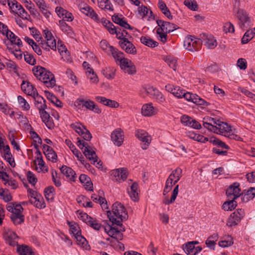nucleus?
Returning <instances> with one entry per match:
<instances>
[{
    "label": "nucleus",
    "mask_w": 255,
    "mask_h": 255,
    "mask_svg": "<svg viewBox=\"0 0 255 255\" xmlns=\"http://www.w3.org/2000/svg\"><path fill=\"white\" fill-rule=\"evenodd\" d=\"M108 216L113 225H122L123 221L128 218V213L125 207L118 202L113 204L112 211L108 212Z\"/></svg>",
    "instance_id": "1"
},
{
    "label": "nucleus",
    "mask_w": 255,
    "mask_h": 255,
    "mask_svg": "<svg viewBox=\"0 0 255 255\" xmlns=\"http://www.w3.org/2000/svg\"><path fill=\"white\" fill-rule=\"evenodd\" d=\"M202 122L205 128L217 134L223 135V129L221 128V126L223 122L207 116L203 118Z\"/></svg>",
    "instance_id": "2"
},
{
    "label": "nucleus",
    "mask_w": 255,
    "mask_h": 255,
    "mask_svg": "<svg viewBox=\"0 0 255 255\" xmlns=\"http://www.w3.org/2000/svg\"><path fill=\"white\" fill-rule=\"evenodd\" d=\"M77 145L81 149L85 156L88 158L94 164L97 161L98 156L92 147L89 145L88 143L84 140L77 138Z\"/></svg>",
    "instance_id": "3"
},
{
    "label": "nucleus",
    "mask_w": 255,
    "mask_h": 255,
    "mask_svg": "<svg viewBox=\"0 0 255 255\" xmlns=\"http://www.w3.org/2000/svg\"><path fill=\"white\" fill-rule=\"evenodd\" d=\"M201 46V40L191 35L186 37L184 41V47L192 52L199 50Z\"/></svg>",
    "instance_id": "4"
},
{
    "label": "nucleus",
    "mask_w": 255,
    "mask_h": 255,
    "mask_svg": "<svg viewBox=\"0 0 255 255\" xmlns=\"http://www.w3.org/2000/svg\"><path fill=\"white\" fill-rule=\"evenodd\" d=\"M135 136L141 142V147L142 149H146L150 144L151 137L148 133L143 129H136Z\"/></svg>",
    "instance_id": "5"
},
{
    "label": "nucleus",
    "mask_w": 255,
    "mask_h": 255,
    "mask_svg": "<svg viewBox=\"0 0 255 255\" xmlns=\"http://www.w3.org/2000/svg\"><path fill=\"white\" fill-rule=\"evenodd\" d=\"M77 133H78L85 140L89 141L92 137V134L86 127L81 123H75L70 125Z\"/></svg>",
    "instance_id": "6"
},
{
    "label": "nucleus",
    "mask_w": 255,
    "mask_h": 255,
    "mask_svg": "<svg viewBox=\"0 0 255 255\" xmlns=\"http://www.w3.org/2000/svg\"><path fill=\"white\" fill-rule=\"evenodd\" d=\"M75 103L77 105V106H82V108L85 107L87 110L92 111L95 113L100 114L101 113V110L92 100H86L82 98H79L76 100Z\"/></svg>",
    "instance_id": "7"
},
{
    "label": "nucleus",
    "mask_w": 255,
    "mask_h": 255,
    "mask_svg": "<svg viewBox=\"0 0 255 255\" xmlns=\"http://www.w3.org/2000/svg\"><path fill=\"white\" fill-rule=\"evenodd\" d=\"M41 77H39V81H41L48 88H53L56 85V80L54 75L49 71L45 68L42 72Z\"/></svg>",
    "instance_id": "8"
},
{
    "label": "nucleus",
    "mask_w": 255,
    "mask_h": 255,
    "mask_svg": "<svg viewBox=\"0 0 255 255\" xmlns=\"http://www.w3.org/2000/svg\"><path fill=\"white\" fill-rule=\"evenodd\" d=\"M241 190L240 188V183L235 182L226 189V194L227 197L230 199H236L241 196Z\"/></svg>",
    "instance_id": "9"
},
{
    "label": "nucleus",
    "mask_w": 255,
    "mask_h": 255,
    "mask_svg": "<svg viewBox=\"0 0 255 255\" xmlns=\"http://www.w3.org/2000/svg\"><path fill=\"white\" fill-rule=\"evenodd\" d=\"M237 130L231 125L224 122V136L231 139L243 141V138L236 134Z\"/></svg>",
    "instance_id": "10"
},
{
    "label": "nucleus",
    "mask_w": 255,
    "mask_h": 255,
    "mask_svg": "<svg viewBox=\"0 0 255 255\" xmlns=\"http://www.w3.org/2000/svg\"><path fill=\"white\" fill-rule=\"evenodd\" d=\"M111 138L115 145L120 146L122 145L124 140L123 130L120 128L115 129L112 132Z\"/></svg>",
    "instance_id": "11"
},
{
    "label": "nucleus",
    "mask_w": 255,
    "mask_h": 255,
    "mask_svg": "<svg viewBox=\"0 0 255 255\" xmlns=\"http://www.w3.org/2000/svg\"><path fill=\"white\" fill-rule=\"evenodd\" d=\"M113 223L111 225L108 224V229L106 227L104 228L105 231L111 238L114 239L122 240L123 235L119 231V228L114 227Z\"/></svg>",
    "instance_id": "12"
},
{
    "label": "nucleus",
    "mask_w": 255,
    "mask_h": 255,
    "mask_svg": "<svg viewBox=\"0 0 255 255\" xmlns=\"http://www.w3.org/2000/svg\"><path fill=\"white\" fill-rule=\"evenodd\" d=\"M111 176L113 181L120 182L125 180L127 178L126 171L123 168L112 170Z\"/></svg>",
    "instance_id": "13"
},
{
    "label": "nucleus",
    "mask_w": 255,
    "mask_h": 255,
    "mask_svg": "<svg viewBox=\"0 0 255 255\" xmlns=\"http://www.w3.org/2000/svg\"><path fill=\"white\" fill-rule=\"evenodd\" d=\"M119 44L121 48L127 53L134 55L136 53V49L134 45L128 40L120 41Z\"/></svg>",
    "instance_id": "14"
},
{
    "label": "nucleus",
    "mask_w": 255,
    "mask_h": 255,
    "mask_svg": "<svg viewBox=\"0 0 255 255\" xmlns=\"http://www.w3.org/2000/svg\"><path fill=\"white\" fill-rule=\"evenodd\" d=\"M55 12L60 18H63V20L67 21H72L74 19V16L72 13L64 9L61 6H57L55 8Z\"/></svg>",
    "instance_id": "15"
},
{
    "label": "nucleus",
    "mask_w": 255,
    "mask_h": 255,
    "mask_svg": "<svg viewBox=\"0 0 255 255\" xmlns=\"http://www.w3.org/2000/svg\"><path fill=\"white\" fill-rule=\"evenodd\" d=\"M158 110L152 106V103L144 104L141 108V114L145 117H151L155 115Z\"/></svg>",
    "instance_id": "16"
},
{
    "label": "nucleus",
    "mask_w": 255,
    "mask_h": 255,
    "mask_svg": "<svg viewBox=\"0 0 255 255\" xmlns=\"http://www.w3.org/2000/svg\"><path fill=\"white\" fill-rule=\"evenodd\" d=\"M201 38L203 39L201 40V44L203 43L208 48L213 49L217 46L216 40L213 35L204 33Z\"/></svg>",
    "instance_id": "17"
},
{
    "label": "nucleus",
    "mask_w": 255,
    "mask_h": 255,
    "mask_svg": "<svg viewBox=\"0 0 255 255\" xmlns=\"http://www.w3.org/2000/svg\"><path fill=\"white\" fill-rule=\"evenodd\" d=\"M21 89L27 95L32 96L33 98L38 95L36 89L29 82L23 81L21 84Z\"/></svg>",
    "instance_id": "18"
},
{
    "label": "nucleus",
    "mask_w": 255,
    "mask_h": 255,
    "mask_svg": "<svg viewBox=\"0 0 255 255\" xmlns=\"http://www.w3.org/2000/svg\"><path fill=\"white\" fill-rule=\"evenodd\" d=\"M4 237L6 243L9 245L13 247L15 246H18V242L17 240L18 237L15 232L11 231H8L5 233Z\"/></svg>",
    "instance_id": "19"
},
{
    "label": "nucleus",
    "mask_w": 255,
    "mask_h": 255,
    "mask_svg": "<svg viewBox=\"0 0 255 255\" xmlns=\"http://www.w3.org/2000/svg\"><path fill=\"white\" fill-rule=\"evenodd\" d=\"M182 170L180 168H177L169 175L167 179L166 182H168L175 185V184L180 180L182 177Z\"/></svg>",
    "instance_id": "20"
},
{
    "label": "nucleus",
    "mask_w": 255,
    "mask_h": 255,
    "mask_svg": "<svg viewBox=\"0 0 255 255\" xmlns=\"http://www.w3.org/2000/svg\"><path fill=\"white\" fill-rule=\"evenodd\" d=\"M241 196L243 202H248L255 197V188L251 187L248 190H244Z\"/></svg>",
    "instance_id": "21"
},
{
    "label": "nucleus",
    "mask_w": 255,
    "mask_h": 255,
    "mask_svg": "<svg viewBox=\"0 0 255 255\" xmlns=\"http://www.w3.org/2000/svg\"><path fill=\"white\" fill-rule=\"evenodd\" d=\"M138 184L134 182L130 186V190H128V192L131 199L134 202L138 201Z\"/></svg>",
    "instance_id": "22"
},
{
    "label": "nucleus",
    "mask_w": 255,
    "mask_h": 255,
    "mask_svg": "<svg viewBox=\"0 0 255 255\" xmlns=\"http://www.w3.org/2000/svg\"><path fill=\"white\" fill-rule=\"evenodd\" d=\"M165 89L168 92L171 93L175 97L178 98H182V95L184 90L178 86H174L171 84H167L165 86Z\"/></svg>",
    "instance_id": "23"
},
{
    "label": "nucleus",
    "mask_w": 255,
    "mask_h": 255,
    "mask_svg": "<svg viewBox=\"0 0 255 255\" xmlns=\"http://www.w3.org/2000/svg\"><path fill=\"white\" fill-rule=\"evenodd\" d=\"M237 17L240 21V27L243 29H244L245 27L247 28L245 24L249 21L250 18L246 12L243 10H239L237 13Z\"/></svg>",
    "instance_id": "24"
},
{
    "label": "nucleus",
    "mask_w": 255,
    "mask_h": 255,
    "mask_svg": "<svg viewBox=\"0 0 255 255\" xmlns=\"http://www.w3.org/2000/svg\"><path fill=\"white\" fill-rule=\"evenodd\" d=\"M156 23L158 26L161 27L167 33L172 32L176 29L175 25L169 22L164 21L161 19H157L156 20Z\"/></svg>",
    "instance_id": "25"
},
{
    "label": "nucleus",
    "mask_w": 255,
    "mask_h": 255,
    "mask_svg": "<svg viewBox=\"0 0 255 255\" xmlns=\"http://www.w3.org/2000/svg\"><path fill=\"white\" fill-rule=\"evenodd\" d=\"M112 20L116 24L121 26V28L132 29V27L128 23L125 18H121L118 14H115L112 16Z\"/></svg>",
    "instance_id": "26"
},
{
    "label": "nucleus",
    "mask_w": 255,
    "mask_h": 255,
    "mask_svg": "<svg viewBox=\"0 0 255 255\" xmlns=\"http://www.w3.org/2000/svg\"><path fill=\"white\" fill-rule=\"evenodd\" d=\"M60 169L61 172L67 177L72 181L75 180L76 177V174L71 168L66 165H63Z\"/></svg>",
    "instance_id": "27"
},
{
    "label": "nucleus",
    "mask_w": 255,
    "mask_h": 255,
    "mask_svg": "<svg viewBox=\"0 0 255 255\" xmlns=\"http://www.w3.org/2000/svg\"><path fill=\"white\" fill-rule=\"evenodd\" d=\"M158 7L162 13L169 19L171 20L173 19V16L172 15L169 8L167 7L166 3L163 1L159 0L158 2Z\"/></svg>",
    "instance_id": "28"
},
{
    "label": "nucleus",
    "mask_w": 255,
    "mask_h": 255,
    "mask_svg": "<svg viewBox=\"0 0 255 255\" xmlns=\"http://www.w3.org/2000/svg\"><path fill=\"white\" fill-rule=\"evenodd\" d=\"M17 252L19 255H35L32 248L29 246L24 245H18L17 247Z\"/></svg>",
    "instance_id": "29"
},
{
    "label": "nucleus",
    "mask_w": 255,
    "mask_h": 255,
    "mask_svg": "<svg viewBox=\"0 0 255 255\" xmlns=\"http://www.w3.org/2000/svg\"><path fill=\"white\" fill-rule=\"evenodd\" d=\"M35 106L38 109L39 112L47 109V105L45 104L46 101L40 95H38L34 98Z\"/></svg>",
    "instance_id": "30"
},
{
    "label": "nucleus",
    "mask_w": 255,
    "mask_h": 255,
    "mask_svg": "<svg viewBox=\"0 0 255 255\" xmlns=\"http://www.w3.org/2000/svg\"><path fill=\"white\" fill-rule=\"evenodd\" d=\"M111 53L117 64L125 58L124 53L114 47H111Z\"/></svg>",
    "instance_id": "31"
},
{
    "label": "nucleus",
    "mask_w": 255,
    "mask_h": 255,
    "mask_svg": "<svg viewBox=\"0 0 255 255\" xmlns=\"http://www.w3.org/2000/svg\"><path fill=\"white\" fill-rule=\"evenodd\" d=\"M99 7L105 10L114 11L113 6L109 0H98Z\"/></svg>",
    "instance_id": "32"
},
{
    "label": "nucleus",
    "mask_w": 255,
    "mask_h": 255,
    "mask_svg": "<svg viewBox=\"0 0 255 255\" xmlns=\"http://www.w3.org/2000/svg\"><path fill=\"white\" fill-rule=\"evenodd\" d=\"M140 41L145 45L151 48L157 47L158 45L157 41L153 40L148 36H141Z\"/></svg>",
    "instance_id": "33"
},
{
    "label": "nucleus",
    "mask_w": 255,
    "mask_h": 255,
    "mask_svg": "<svg viewBox=\"0 0 255 255\" xmlns=\"http://www.w3.org/2000/svg\"><path fill=\"white\" fill-rule=\"evenodd\" d=\"M138 12L142 15V17L146 16H148L149 18H154V16L153 14V12L151 10L148 9V8L144 5H141L138 6Z\"/></svg>",
    "instance_id": "34"
},
{
    "label": "nucleus",
    "mask_w": 255,
    "mask_h": 255,
    "mask_svg": "<svg viewBox=\"0 0 255 255\" xmlns=\"http://www.w3.org/2000/svg\"><path fill=\"white\" fill-rule=\"evenodd\" d=\"M91 199L95 202L99 203L103 209H108L107 202L105 198L97 195L96 194H93L91 196Z\"/></svg>",
    "instance_id": "35"
},
{
    "label": "nucleus",
    "mask_w": 255,
    "mask_h": 255,
    "mask_svg": "<svg viewBox=\"0 0 255 255\" xmlns=\"http://www.w3.org/2000/svg\"><path fill=\"white\" fill-rule=\"evenodd\" d=\"M59 25L61 30L64 33H66L70 36H72L73 35V31L72 28L69 26L65 21L63 20H60L59 21Z\"/></svg>",
    "instance_id": "36"
},
{
    "label": "nucleus",
    "mask_w": 255,
    "mask_h": 255,
    "mask_svg": "<svg viewBox=\"0 0 255 255\" xmlns=\"http://www.w3.org/2000/svg\"><path fill=\"white\" fill-rule=\"evenodd\" d=\"M7 4L12 13H16L21 7V5L16 0H7Z\"/></svg>",
    "instance_id": "37"
},
{
    "label": "nucleus",
    "mask_w": 255,
    "mask_h": 255,
    "mask_svg": "<svg viewBox=\"0 0 255 255\" xmlns=\"http://www.w3.org/2000/svg\"><path fill=\"white\" fill-rule=\"evenodd\" d=\"M116 69L114 67H106L102 70L103 75L108 79H113L115 76Z\"/></svg>",
    "instance_id": "38"
},
{
    "label": "nucleus",
    "mask_w": 255,
    "mask_h": 255,
    "mask_svg": "<svg viewBox=\"0 0 255 255\" xmlns=\"http://www.w3.org/2000/svg\"><path fill=\"white\" fill-rule=\"evenodd\" d=\"M67 224L69 225L70 228V231L71 233L73 234L74 237H76L77 235L81 234L80 228L77 223L75 222H71L68 221Z\"/></svg>",
    "instance_id": "39"
},
{
    "label": "nucleus",
    "mask_w": 255,
    "mask_h": 255,
    "mask_svg": "<svg viewBox=\"0 0 255 255\" xmlns=\"http://www.w3.org/2000/svg\"><path fill=\"white\" fill-rule=\"evenodd\" d=\"M87 224L96 231H99L102 227L99 220L92 217L88 221Z\"/></svg>",
    "instance_id": "40"
},
{
    "label": "nucleus",
    "mask_w": 255,
    "mask_h": 255,
    "mask_svg": "<svg viewBox=\"0 0 255 255\" xmlns=\"http://www.w3.org/2000/svg\"><path fill=\"white\" fill-rule=\"evenodd\" d=\"M152 90H157L156 88L150 85H145L142 87L141 92L144 96H149L150 98L153 96L154 92Z\"/></svg>",
    "instance_id": "41"
},
{
    "label": "nucleus",
    "mask_w": 255,
    "mask_h": 255,
    "mask_svg": "<svg viewBox=\"0 0 255 255\" xmlns=\"http://www.w3.org/2000/svg\"><path fill=\"white\" fill-rule=\"evenodd\" d=\"M30 203L34 205L36 208L43 209L45 207V203L41 195L39 198L35 199H30Z\"/></svg>",
    "instance_id": "42"
},
{
    "label": "nucleus",
    "mask_w": 255,
    "mask_h": 255,
    "mask_svg": "<svg viewBox=\"0 0 255 255\" xmlns=\"http://www.w3.org/2000/svg\"><path fill=\"white\" fill-rule=\"evenodd\" d=\"M76 239L78 245L81 246L83 248L86 250H90V246L88 245V242L86 239L82 236L81 234L75 237Z\"/></svg>",
    "instance_id": "43"
},
{
    "label": "nucleus",
    "mask_w": 255,
    "mask_h": 255,
    "mask_svg": "<svg viewBox=\"0 0 255 255\" xmlns=\"http://www.w3.org/2000/svg\"><path fill=\"white\" fill-rule=\"evenodd\" d=\"M47 99L51 102L53 104L58 107H62L63 106L62 103L54 95L50 92H46Z\"/></svg>",
    "instance_id": "44"
},
{
    "label": "nucleus",
    "mask_w": 255,
    "mask_h": 255,
    "mask_svg": "<svg viewBox=\"0 0 255 255\" xmlns=\"http://www.w3.org/2000/svg\"><path fill=\"white\" fill-rule=\"evenodd\" d=\"M255 35V33L254 32L253 30H248L244 34L243 37L242 39V44H246L249 42Z\"/></svg>",
    "instance_id": "45"
},
{
    "label": "nucleus",
    "mask_w": 255,
    "mask_h": 255,
    "mask_svg": "<svg viewBox=\"0 0 255 255\" xmlns=\"http://www.w3.org/2000/svg\"><path fill=\"white\" fill-rule=\"evenodd\" d=\"M184 4L190 10L196 11L198 9V5L195 0H185Z\"/></svg>",
    "instance_id": "46"
},
{
    "label": "nucleus",
    "mask_w": 255,
    "mask_h": 255,
    "mask_svg": "<svg viewBox=\"0 0 255 255\" xmlns=\"http://www.w3.org/2000/svg\"><path fill=\"white\" fill-rule=\"evenodd\" d=\"M125 29L124 28H120L119 32L117 33V38L120 39V41L128 40V37L129 35Z\"/></svg>",
    "instance_id": "47"
},
{
    "label": "nucleus",
    "mask_w": 255,
    "mask_h": 255,
    "mask_svg": "<svg viewBox=\"0 0 255 255\" xmlns=\"http://www.w3.org/2000/svg\"><path fill=\"white\" fill-rule=\"evenodd\" d=\"M237 202L235 199H231L228 201L224 202V210L232 211L237 206Z\"/></svg>",
    "instance_id": "48"
},
{
    "label": "nucleus",
    "mask_w": 255,
    "mask_h": 255,
    "mask_svg": "<svg viewBox=\"0 0 255 255\" xmlns=\"http://www.w3.org/2000/svg\"><path fill=\"white\" fill-rule=\"evenodd\" d=\"M10 218L15 225L20 224L24 221V216L22 214H11Z\"/></svg>",
    "instance_id": "49"
},
{
    "label": "nucleus",
    "mask_w": 255,
    "mask_h": 255,
    "mask_svg": "<svg viewBox=\"0 0 255 255\" xmlns=\"http://www.w3.org/2000/svg\"><path fill=\"white\" fill-rule=\"evenodd\" d=\"M156 33L158 35V39L162 42L164 43L167 40V33L161 27H159L156 29Z\"/></svg>",
    "instance_id": "50"
},
{
    "label": "nucleus",
    "mask_w": 255,
    "mask_h": 255,
    "mask_svg": "<svg viewBox=\"0 0 255 255\" xmlns=\"http://www.w3.org/2000/svg\"><path fill=\"white\" fill-rule=\"evenodd\" d=\"M183 249L187 255H193L195 247L187 242L183 245Z\"/></svg>",
    "instance_id": "51"
},
{
    "label": "nucleus",
    "mask_w": 255,
    "mask_h": 255,
    "mask_svg": "<svg viewBox=\"0 0 255 255\" xmlns=\"http://www.w3.org/2000/svg\"><path fill=\"white\" fill-rule=\"evenodd\" d=\"M54 188L53 186H48L44 190L45 197L48 200L53 199L54 197Z\"/></svg>",
    "instance_id": "52"
},
{
    "label": "nucleus",
    "mask_w": 255,
    "mask_h": 255,
    "mask_svg": "<svg viewBox=\"0 0 255 255\" xmlns=\"http://www.w3.org/2000/svg\"><path fill=\"white\" fill-rule=\"evenodd\" d=\"M154 92L153 96L151 98L155 99L157 102L162 103L165 101V98L158 90H152Z\"/></svg>",
    "instance_id": "53"
},
{
    "label": "nucleus",
    "mask_w": 255,
    "mask_h": 255,
    "mask_svg": "<svg viewBox=\"0 0 255 255\" xmlns=\"http://www.w3.org/2000/svg\"><path fill=\"white\" fill-rule=\"evenodd\" d=\"M45 68L41 66L34 67L32 69V71L34 76L39 80V77H41L42 72L44 71Z\"/></svg>",
    "instance_id": "54"
},
{
    "label": "nucleus",
    "mask_w": 255,
    "mask_h": 255,
    "mask_svg": "<svg viewBox=\"0 0 255 255\" xmlns=\"http://www.w3.org/2000/svg\"><path fill=\"white\" fill-rule=\"evenodd\" d=\"M24 58L26 62L30 65H34L36 63V60L34 58L33 56L27 52L24 53Z\"/></svg>",
    "instance_id": "55"
},
{
    "label": "nucleus",
    "mask_w": 255,
    "mask_h": 255,
    "mask_svg": "<svg viewBox=\"0 0 255 255\" xmlns=\"http://www.w3.org/2000/svg\"><path fill=\"white\" fill-rule=\"evenodd\" d=\"M165 61L170 67L173 69L174 71L176 70L177 67V60L173 57H167Z\"/></svg>",
    "instance_id": "56"
},
{
    "label": "nucleus",
    "mask_w": 255,
    "mask_h": 255,
    "mask_svg": "<svg viewBox=\"0 0 255 255\" xmlns=\"http://www.w3.org/2000/svg\"><path fill=\"white\" fill-rule=\"evenodd\" d=\"M18 103L21 105L22 108L26 111H28L30 109V106L26 101L21 96L17 97Z\"/></svg>",
    "instance_id": "57"
},
{
    "label": "nucleus",
    "mask_w": 255,
    "mask_h": 255,
    "mask_svg": "<svg viewBox=\"0 0 255 255\" xmlns=\"http://www.w3.org/2000/svg\"><path fill=\"white\" fill-rule=\"evenodd\" d=\"M16 14H17L19 17L23 19L28 20L29 18L30 17L27 12L23 8L22 6L19 10L17 11Z\"/></svg>",
    "instance_id": "58"
},
{
    "label": "nucleus",
    "mask_w": 255,
    "mask_h": 255,
    "mask_svg": "<svg viewBox=\"0 0 255 255\" xmlns=\"http://www.w3.org/2000/svg\"><path fill=\"white\" fill-rule=\"evenodd\" d=\"M79 7L81 11L86 15H87V14L89 13L90 10L92 8L88 4L84 2L80 4Z\"/></svg>",
    "instance_id": "59"
},
{
    "label": "nucleus",
    "mask_w": 255,
    "mask_h": 255,
    "mask_svg": "<svg viewBox=\"0 0 255 255\" xmlns=\"http://www.w3.org/2000/svg\"><path fill=\"white\" fill-rule=\"evenodd\" d=\"M192 118L187 115H183L181 116L180 118L181 123L186 126H188L191 125V120H192Z\"/></svg>",
    "instance_id": "60"
},
{
    "label": "nucleus",
    "mask_w": 255,
    "mask_h": 255,
    "mask_svg": "<svg viewBox=\"0 0 255 255\" xmlns=\"http://www.w3.org/2000/svg\"><path fill=\"white\" fill-rule=\"evenodd\" d=\"M125 73L129 75H133L136 73V68L133 63L129 66H127L125 69L123 70Z\"/></svg>",
    "instance_id": "61"
},
{
    "label": "nucleus",
    "mask_w": 255,
    "mask_h": 255,
    "mask_svg": "<svg viewBox=\"0 0 255 255\" xmlns=\"http://www.w3.org/2000/svg\"><path fill=\"white\" fill-rule=\"evenodd\" d=\"M87 16L90 17L92 19L97 22L100 21V18L98 16V15L92 8L90 10L89 13L87 14Z\"/></svg>",
    "instance_id": "62"
},
{
    "label": "nucleus",
    "mask_w": 255,
    "mask_h": 255,
    "mask_svg": "<svg viewBox=\"0 0 255 255\" xmlns=\"http://www.w3.org/2000/svg\"><path fill=\"white\" fill-rule=\"evenodd\" d=\"M193 103L200 105H205L206 102H205V100H203L202 98H201L196 94H194V95H193Z\"/></svg>",
    "instance_id": "63"
},
{
    "label": "nucleus",
    "mask_w": 255,
    "mask_h": 255,
    "mask_svg": "<svg viewBox=\"0 0 255 255\" xmlns=\"http://www.w3.org/2000/svg\"><path fill=\"white\" fill-rule=\"evenodd\" d=\"M132 63V62L130 60L124 58L119 63H118V65H120L121 68L123 70L124 69H125L127 66H129L130 64H131Z\"/></svg>",
    "instance_id": "64"
}]
</instances>
